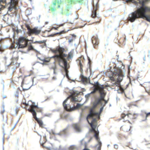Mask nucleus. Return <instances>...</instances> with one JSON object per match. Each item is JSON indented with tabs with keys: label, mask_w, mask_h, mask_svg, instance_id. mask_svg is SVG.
<instances>
[{
	"label": "nucleus",
	"mask_w": 150,
	"mask_h": 150,
	"mask_svg": "<svg viewBox=\"0 0 150 150\" xmlns=\"http://www.w3.org/2000/svg\"><path fill=\"white\" fill-rule=\"evenodd\" d=\"M148 56L149 57V55H148Z\"/></svg>",
	"instance_id": "54"
},
{
	"label": "nucleus",
	"mask_w": 150,
	"mask_h": 150,
	"mask_svg": "<svg viewBox=\"0 0 150 150\" xmlns=\"http://www.w3.org/2000/svg\"><path fill=\"white\" fill-rule=\"evenodd\" d=\"M70 4H68L65 8L66 11H64L63 9H62L60 13L62 15H66L67 16H68L71 14V13L69 12V10L71 7V5Z\"/></svg>",
	"instance_id": "9"
},
{
	"label": "nucleus",
	"mask_w": 150,
	"mask_h": 150,
	"mask_svg": "<svg viewBox=\"0 0 150 150\" xmlns=\"http://www.w3.org/2000/svg\"><path fill=\"white\" fill-rule=\"evenodd\" d=\"M145 57H146V56H145V55H144V61H145Z\"/></svg>",
	"instance_id": "36"
},
{
	"label": "nucleus",
	"mask_w": 150,
	"mask_h": 150,
	"mask_svg": "<svg viewBox=\"0 0 150 150\" xmlns=\"http://www.w3.org/2000/svg\"><path fill=\"white\" fill-rule=\"evenodd\" d=\"M41 138H42V136H41Z\"/></svg>",
	"instance_id": "58"
},
{
	"label": "nucleus",
	"mask_w": 150,
	"mask_h": 150,
	"mask_svg": "<svg viewBox=\"0 0 150 150\" xmlns=\"http://www.w3.org/2000/svg\"><path fill=\"white\" fill-rule=\"evenodd\" d=\"M62 0H55L52 3V5L54 6H56L57 4L58 5H60L62 4ZM68 3L72 4H73L78 3L80 5H82L84 4V0H67Z\"/></svg>",
	"instance_id": "6"
},
{
	"label": "nucleus",
	"mask_w": 150,
	"mask_h": 150,
	"mask_svg": "<svg viewBox=\"0 0 150 150\" xmlns=\"http://www.w3.org/2000/svg\"><path fill=\"white\" fill-rule=\"evenodd\" d=\"M28 32L30 34H35L36 35L39 34L41 31L40 30H37V28H34L33 29L29 28L28 29Z\"/></svg>",
	"instance_id": "10"
},
{
	"label": "nucleus",
	"mask_w": 150,
	"mask_h": 150,
	"mask_svg": "<svg viewBox=\"0 0 150 150\" xmlns=\"http://www.w3.org/2000/svg\"><path fill=\"white\" fill-rule=\"evenodd\" d=\"M93 93V92L92 91L91 93H88L85 95V97L86 98V100L88 99L89 97L90 96L91 94V93Z\"/></svg>",
	"instance_id": "21"
},
{
	"label": "nucleus",
	"mask_w": 150,
	"mask_h": 150,
	"mask_svg": "<svg viewBox=\"0 0 150 150\" xmlns=\"http://www.w3.org/2000/svg\"><path fill=\"white\" fill-rule=\"evenodd\" d=\"M68 75H67L66 76H67Z\"/></svg>",
	"instance_id": "57"
},
{
	"label": "nucleus",
	"mask_w": 150,
	"mask_h": 150,
	"mask_svg": "<svg viewBox=\"0 0 150 150\" xmlns=\"http://www.w3.org/2000/svg\"><path fill=\"white\" fill-rule=\"evenodd\" d=\"M50 10L52 12H54L56 10V9L54 7L51 6L50 7Z\"/></svg>",
	"instance_id": "23"
},
{
	"label": "nucleus",
	"mask_w": 150,
	"mask_h": 150,
	"mask_svg": "<svg viewBox=\"0 0 150 150\" xmlns=\"http://www.w3.org/2000/svg\"><path fill=\"white\" fill-rule=\"evenodd\" d=\"M64 50V48L59 47L55 50L52 49L51 51L56 54L55 57L58 60L59 65L62 68H64L65 71H67L68 66L66 59L69 60L73 58V51H71L68 56L63 53Z\"/></svg>",
	"instance_id": "2"
},
{
	"label": "nucleus",
	"mask_w": 150,
	"mask_h": 150,
	"mask_svg": "<svg viewBox=\"0 0 150 150\" xmlns=\"http://www.w3.org/2000/svg\"><path fill=\"white\" fill-rule=\"evenodd\" d=\"M124 117V116H122V117H123V118Z\"/></svg>",
	"instance_id": "49"
},
{
	"label": "nucleus",
	"mask_w": 150,
	"mask_h": 150,
	"mask_svg": "<svg viewBox=\"0 0 150 150\" xmlns=\"http://www.w3.org/2000/svg\"><path fill=\"white\" fill-rule=\"evenodd\" d=\"M48 23V22H45V24H47Z\"/></svg>",
	"instance_id": "41"
},
{
	"label": "nucleus",
	"mask_w": 150,
	"mask_h": 150,
	"mask_svg": "<svg viewBox=\"0 0 150 150\" xmlns=\"http://www.w3.org/2000/svg\"><path fill=\"white\" fill-rule=\"evenodd\" d=\"M30 107V108L28 109V110L32 113L33 115V116H34L35 117H36V110L40 112H41L42 111V110L39 109L37 105H35V102L33 103V105H31Z\"/></svg>",
	"instance_id": "7"
},
{
	"label": "nucleus",
	"mask_w": 150,
	"mask_h": 150,
	"mask_svg": "<svg viewBox=\"0 0 150 150\" xmlns=\"http://www.w3.org/2000/svg\"><path fill=\"white\" fill-rule=\"evenodd\" d=\"M30 1H31V0H30Z\"/></svg>",
	"instance_id": "59"
},
{
	"label": "nucleus",
	"mask_w": 150,
	"mask_h": 150,
	"mask_svg": "<svg viewBox=\"0 0 150 150\" xmlns=\"http://www.w3.org/2000/svg\"><path fill=\"white\" fill-rule=\"evenodd\" d=\"M72 35V36H73V37H75V36H76V35H74V34H73V35Z\"/></svg>",
	"instance_id": "42"
},
{
	"label": "nucleus",
	"mask_w": 150,
	"mask_h": 150,
	"mask_svg": "<svg viewBox=\"0 0 150 150\" xmlns=\"http://www.w3.org/2000/svg\"><path fill=\"white\" fill-rule=\"evenodd\" d=\"M42 145L43 146V144H42Z\"/></svg>",
	"instance_id": "52"
},
{
	"label": "nucleus",
	"mask_w": 150,
	"mask_h": 150,
	"mask_svg": "<svg viewBox=\"0 0 150 150\" xmlns=\"http://www.w3.org/2000/svg\"><path fill=\"white\" fill-rule=\"evenodd\" d=\"M6 16L5 15L4 17L3 20L6 22L7 21H8V18L6 19Z\"/></svg>",
	"instance_id": "24"
},
{
	"label": "nucleus",
	"mask_w": 150,
	"mask_h": 150,
	"mask_svg": "<svg viewBox=\"0 0 150 150\" xmlns=\"http://www.w3.org/2000/svg\"><path fill=\"white\" fill-rule=\"evenodd\" d=\"M63 31H62V32H60V33H56L55 34H54V35H57V34H61L63 32Z\"/></svg>",
	"instance_id": "30"
},
{
	"label": "nucleus",
	"mask_w": 150,
	"mask_h": 150,
	"mask_svg": "<svg viewBox=\"0 0 150 150\" xmlns=\"http://www.w3.org/2000/svg\"><path fill=\"white\" fill-rule=\"evenodd\" d=\"M60 7V5H58V6H57V8H59Z\"/></svg>",
	"instance_id": "39"
},
{
	"label": "nucleus",
	"mask_w": 150,
	"mask_h": 150,
	"mask_svg": "<svg viewBox=\"0 0 150 150\" xmlns=\"http://www.w3.org/2000/svg\"><path fill=\"white\" fill-rule=\"evenodd\" d=\"M31 87V86H30L29 88H23V89L24 91L28 90Z\"/></svg>",
	"instance_id": "31"
},
{
	"label": "nucleus",
	"mask_w": 150,
	"mask_h": 150,
	"mask_svg": "<svg viewBox=\"0 0 150 150\" xmlns=\"http://www.w3.org/2000/svg\"><path fill=\"white\" fill-rule=\"evenodd\" d=\"M23 83H24V80H23V81H22V84H21V85H23Z\"/></svg>",
	"instance_id": "38"
},
{
	"label": "nucleus",
	"mask_w": 150,
	"mask_h": 150,
	"mask_svg": "<svg viewBox=\"0 0 150 150\" xmlns=\"http://www.w3.org/2000/svg\"><path fill=\"white\" fill-rule=\"evenodd\" d=\"M145 113L146 114L145 119V120H146L147 117L149 116V115H150V112L147 113H146L145 112Z\"/></svg>",
	"instance_id": "27"
},
{
	"label": "nucleus",
	"mask_w": 150,
	"mask_h": 150,
	"mask_svg": "<svg viewBox=\"0 0 150 150\" xmlns=\"http://www.w3.org/2000/svg\"><path fill=\"white\" fill-rule=\"evenodd\" d=\"M96 88L99 92L100 96V98L96 100V105L94 106L96 107L97 105H99L101 106V108L100 109V112H95L93 109L91 110L86 119L91 127V129L89 130V132L94 133V136L99 145L98 147V150H100L101 149L102 143L98 137L99 132L98 129L96 130V127L97 125V121L100 119V115L103 111V107L107 103V101L104 99L105 94L104 90V86L100 85L98 82H96Z\"/></svg>",
	"instance_id": "1"
},
{
	"label": "nucleus",
	"mask_w": 150,
	"mask_h": 150,
	"mask_svg": "<svg viewBox=\"0 0 150 150\" xmlns=\"http://www.w3.org/2000/svg\"><path fill=\"white\" fill-rule=\"evenodd\" d=\"M30 49H33V47L32 46H31L30 47Z\"/></svg>",
	"instance_id": "34"
},
{
	"label": "nucleus",
	"mask_w": 150,
	"mask_h": 150,
	"mask_svg": "<svg viewBox=\"0 0 150 150\" xmlns=\"http://www.w3.org/2000/svg\"><path fill=\"white\" fill-rule=\"evenodd\" d=\"M92 139V138H91L90 139V140H89V142H90V140H91Z\"/></svg>",
	"instance_id": "44"
},
{
	"label": "nucleus",
	"mask_w": 150,
	"mask_h": 150,
	"mask_svg": "<svg viewBox=\"0 0 150 150\" xmlns=\"http://www.w3.org/2000/svg\"><path fill=\"white\" fill-rule=\"evenodd\" d=\"M18 108H17L16 110V114H17L18 112Z\"/></svg>",
	"instance_id": "32"
},
{
	"label": "nucleus",
	"mask_w": 150,
	"mask_h": 150,
	"mask_svg": "<svg viewBox=\"0 0 150 150\" xmlns=\"http://www.w3.org/2000/svg\"><path fill=\"white\" fill-rule=\"evenodd\" d=\"M4 51V49L3 48L1 47L0 46V52H2Z\"/></svg>",
	"instance_id": "26"
},
{
	"label": "nucleus",
	"mask_w": 150,
	"mask_h": 150,
	"mask_svg": "<svg viewBox=\"0 0 150 150\" xmlns=\"http://www.w3.org/2000/svg\"><path fill=\"white\" fill-rule=\"evenodd\" d=\"M15 125H15V126L13 127L12 128H11V130H12L13 129H14V127H15Z\"/></svg>",
	"instance_id": "37"
},
{
	"label": "nucleus",
	"mask_w": 150,
	"mask_h": 150,
	"mask_svg": "<svg viewBox=\"0 0 150 150\" xmlns=\"http://www.w3.org/2000/svg\"><path fill=\"white\" fill-rule=\"evenodd\" d=\"M73 126L76 131L78 132H81V129L79 124H74Z\"/></svg>",
	"instance_id": "13"
},
{
	"label": "nucleus",
	"mask_w": 150,
	"mask_h": 150,
	"mask_svg": "<svg viewBox=\"0 0 150 150\" xmlns=\"http://www.w3.org/2000/svg\"><path fill=\"white\" fill-rule=\"evenodd\" d=\"M2 107L3 109V111L1 112V113H4L5 111V110H4L5 106L4 104L2 105Z\"/></svg>",
	"instance_id": "25"
},
{
	"label": "nucleus",
	"mask_w": 150,
	"mask_h": 150,
	"mask_svg": "<svg viewBox=\"0 0 150 150\" xmlns=\"http://www.w3.org/2000/svg\"><path fill=\"white\" fill-rule=\"evenodd\" d=\"M52 134H55V133L54 132H53V131H52Z\"/></svg>",
	"instance_id": "40"
},
{
	"label": "nucleus",
	"mask_w": 150,
	"mask_h": 150,
	"mask_svg": "<svg viewBox=\"0 0 150 150\" xmlns=\"http://www.w3.org/2000/svg\"><path fill=\"white\" fill-rule=\"evenodd\" d=\"M6 0H1L0 1V11L5 8V6L3 5V4H6Z\"/></svg>",
	"instance_id": "15"
},
{
	"label": "nucleus",
	"mask_w": 150,
	"mask_h": 150,
	"mask_svg": "<svg viewBox=\"0 0 150 150\" xmlns=\"http://www.w3.org/2000/svg\"><path fill=\"white\" fill-rule=\"evenodd\" d=\"M78 100L76 96L71 95L68 97L63 102V105L64 109L69 111L74 110L82 106L83 104L76 102L78 101Z\"/></svg>",
	"instance_id": "4"
},
{
	"label": "nucleus",
	"mask_w": 150,
	"mask_h": 150,
	"mask_svg": "<svg viewBox=\"0 0 150 150\" xmlns=\"http://www.w3.org/2000/svg\"><path fill=\"white\" fill-rule=\"evenodd\" d=\"M49 61V60H45V59H44V62L43 63V64H45L46 63H45L46 62H48Z\"/></svg>",
	"instance_id": "28"
},
{
	"label": "nucleus",
	"mask_w": 150,
	"mask_h": 150,
	"mask_svg": "<svg viewBox=\"0 0 150 150\" xmlns=\"http://www.w3.org/2000/svg\"><path fill=\"white\" fill-rule=\"evenodd\" d=\"M130 115V114H128L127 115L128 116H129V115Z\"/></svg>",
	"instance_id": "45"
},
{
	"label": "nucleus",
	"mask_w": 150,
	"mask_h": 150,
	"mask_svg": "<svg viewBox=\"0 0 150 150\" xmlns=\"http://www.w3.org/2000/svg\"><path fill=\"white\" fill-rule=\"evenodd\" d=\"M114 146V148H115L116 149H117L118 148V146L116 144H115Z\"/></svg>",
	"instance_id": "29"
},
{
	"label": "nucleus",
	"mask_w": 150,
	"mask_h": 150,
	"mask_svg": "<svg viewBox=\"0 0 150 150\" xmlns=\"http://www.w3.org/2000/svg\"><path fill=\"white\" fill-rule=\"evenodd\" d=\"M33 117L35 118V119L37 121L38 123L39 124L40 126L42 127L43 123L41 120L38 119L36 115V117H35L34 116H33Z\"/></svg>",
	"instance_id": "17"
},
{
	"label": "nucleus",
	"mask_w": 150,
	"mask_h": 150,
	"mask_svg": "<svg viewBox=\"0 0 150 150\" xmlns=\"http://www.w3.org/2000/svg\"><path fill=\"white\" fill-rule=\"evenodd\" d=\"M97 9L96 6L94 7L93 8V11L92 14V16L93 18L95 17L96 16V10Z\"/></svg>",
	"instance_id": "16"
},
{
	"label": "nucleus",
	"mask_w": 150,
	"mask_h": 150,
	"mask_svg": "<svg viewBox=\"0 0 150 150\" xmlns=\"http://www.w3.org/2000/svg\"><path fill=\"white\" fill-rule=\"evenodd\" d=\"M99 39L97 35L94 36L92 39V43L95 46L97 45L99 43Z\"/></svg>",
	"instance_id": "11"
},
{
	"label": "nucleus",
	"mask_w": 150,
	"mask_h": 150,
	"mask_svg": "<svg viewBox=\"0 0 150 150\" xmlns=\"http://www.w3.org/2000/svg\"><path fill=\"white\" fill-rule=\"evenodd\" d=\"M66 130L67 129H65L63 130V131H62L61 132L57 134H59V135H62V134H65L66 133Z\"/></svg>",
	"instance_id": "20"
},
{
	"label": "nucleus",
	"mask_w": 150,
	"mask_h": 150,
	"mask_svg": "<svg viewBox=\"0 0 150 150\" xmlns=\"http://www.w3.org/2000/svg\"><path fill=\"white\" fill-rule=\"evenodd\" d=\"M149 53H150V51H149Z\"/></svg>",
	"instance_id": "50"
},
{
	"label": "nucleus",
	"mask_w": 150,
	"mask_h": 150,
	"mask_svg": "<svg viewBox=\"0 0 150 150\" xmlns=\"http://www.w3.org/2000/svg\"><path fill=\"white\" fill-rule=\"evenodd\" d=\"M47 100V99H46L45 100V101H46V100Z\"/></svg>",
	"instance_id": "51"
},
{
	"label": "nucleus",
	"mask_w": 150,
	"mask_h": 150,
	"mask_svg": "<svg viewBox=\"0 0 150 150\" xmlns=\"http://www.w3.org/2000/svg\"><path fill=\"white\" fill-rule=\"evenodd\" d=\"M56 78L55 76H53L52 77V79L53 80H56Z\"/></svg>",
	"instance_id": "33"
},
{
	"label": "nucleus",
	"mask_w": 150,
	"mask_h": 150,
	"mask_svg": "<svg viewBox=\"0 0 150 150\" xmlns=\"http://www.w3.org/2000/svg\"><path fill=\"white\" fill-rule=\"evenodd\" d=\"M81 79L82 81L84 84H86L88 83V82H89L90 83H91L89 81V78L84 77L83 76H81Z\"/></svg>",
	"instance_id": "14"
},
{
	"label": "nucleus",
	"mask_w": 150,
	"mask_h": 150,
	"mask_svg": "<svg viewBox=\"0 0 150 150\" xmlns=\"http://www.w3.org/2000/svg\"><path fill=\"white\" fill-rule=\"evenodd\" d=\"M146 91L150 95V90L149 91H147L146 90Z\"/></svg>",
	"instance_id": "35"
},
{
	"label": "nucleus",
	"mask_w": 150,
	"mask_h": 150,
	"mask_svg": "<svg viewBox=\"0 0 150 150\" xmlns=\"http://www.w3.org/2000/svg\"><path fill=\"white\" fill-rule=\"evenodd\" d=\"M49 68L50 69H52L53 70V73L54 74H57L56 71L57 68L54 62L52 64L51 66H49Z\"/></svg>",
	"instance_id": "12"
},
{
	"label": "nucleus",
	"mask_w": 150,
	"mask_h": 150,
	"mask_svg": "<svg viewBox=\"0 0 150 150\" xmlns=\"http://www.w3.org/2000/svg\"><path fill=\"white\" fill-rule=\"evenodd\" d=\"M51 36H54V35H51Z\"/></svg>",
	"instance_id": "53"
},
{
	"label": "nucleus",
	"mask_w": 150,
	"mask_h": 150,
	"mask_svg": "<svg viewBox=\"0 0 150 150\" xmlns=\"http://www.w3.org/2000/svg\"><path fill=\"white\" fill-rule=\"evenodd\" d=\"M76 148V147L74 145H72L69 148V150H74Z\"/></svg>",
	"instance_id": "22"
},
{
	"label": "nucleus",
	"mask_w": 150,
	"mask_h": 150,
	"mask_svg": "<svg viewBox=\"0 0 150 150\" xmlns=\"http://www.w3.org/2000/svg\"><path fill=\"white\" fill-rule=\"evenodd\" d=\"M3 142L4 141V137L3 138Z\"/></svg>",
	"instance_id": "47"
},
{
	"label": "nucleus",
	"mask_w": 150,
	"mask_h": 150,
	"mask_svg": "<svg viewBox=\"0 0 150 150\" xmlns=\"http://www.w3.org/2000/svg\"><path fill=\"white\" fill-rule=\"evenodd\" d=\"M39 18H40V15L39 16Z\"/></svg>",
	"instance_id": "46"
},
{
	"label": "nucleus",
	"mask_w": 150,
	"mask_h": 150,
	"mask_svg": "<svg viewBox=\"0 0 150 150\" xmlns=\"http://www.w3.org/2000/svg\"><path fill=\"white\" fill-rule=\"evenodd\" d=\"M127 116V115H125V117H126Z\"/></svg>",
	"instance_id": "55"
},
{
	"label": "nucleus",
	"mask_w": 150,
	"mask_h": 150,
	"mask_svg": "<svg viewBox=\"0 0 150 150\" xmlns=\"http://www.w3.org/2000/svg\"><path fill=\"white\" fill-rule=\"evenodd\" d=\"M110 146V145H109V144H108V146Z\"/></svg>",
	"instance_id": "48"
},
{
	"label": "nucleus",
	"mask_w": 150,
	"mask_h": 150,
	"mask_svg": "<svg viewBox=\"0 0 150 150\" xmlns=\"http://www.w3.org/2000/svg\"><path fill=\"white\" fill-rule=\"evenodd\" d=\"M55 28L56 30H57V29H58V28Z\"/></svg>",
	"instance_id": "43"
},
{
	"label": "nucleus",
	"mask_w": 150,
	"mask_h": 150,
	"mask_svg": "<svg viewBox=\"0 0 150 150\" xmlns=\"http://www.w3.org/2000/svg\"><path fill=\"white\" fill-rule=\"evenodd\" d=\"M18 42L19 47L20 48H24L28 45V42L26 41V38H24L21 37L19 38Z\"/></svg>",
	"instance_id": "8"
},
{
	"label": "nucleus",
	"mask_w": 150,
	"mask_h": 150,
	"mask_svg": "<svg viewBox=\"0 0 150 150\" xmlns=\"http://www.w3.org/2000/svg\"><path fill=\"white\" fill-rule=\"evenodd\" d=\"M49 133H50V134H51V132H49Z\"/></svg>",
	"instance_id": "56"
},
{
	"label": "nucleus",
	"mask_w": 150,
	"mask_h": 150,
	"mask_svg": "<svg viewBox=\"0 0 150 150\" xmlns=\"http://www.w3.org/2000/svg\"><path fill=\"white\" fill-rule=\"evenodd\" d=\"M9 6L8 7L7 13L9 12L13 11L12 15H16V10L17 9L16 5L18 4V0H10V1L8 3Z\"/></svg>",
	"instance_id": "5"
},
{
	"label": "nucleus",
	"mask_w": 150,
	"mask_h": 150,
	"mask_svg": "<svg viewBox=\"0 0 150 150\" xmlns=\"http://www.w3.org/2000/svg\"><path fill=\"white\" fill-rule=\"evenodd\" d=\"M46 41L45 40H43V41H35L34 43H38V44H42V43H44V46H46L45 44Z\"/></svg>",
	"instance_id": "18"
},
{
	"label": "nucleus",
	"mask_w": 150,
	"mask_h": 150,
	"mask_svg": "<svg viewBox=\"0 0 150 150\" xmlns=\"http://www.w3.org/2000/svg\"><path fill=\"white\" fill-rule=\"evenodd\" d=\"M76 61H77V62H79V65L80 67V71H83V70H82L83 66H82V65L81 64V61L79 60H77Z\"/></svg>",
	"instance_id": "19"
},
{
	"label": "nucleus",
	"mask_w": 150,
	"mask_h": 150,
	"mask_svg": "<svg viewBox=\"0 0 150 150\" xmlns=\"http://www.w3.org/2000/svg\"><path fill=\"white\" fill-rule=\"evenodd\" d=\"M124 70L120 68H118L115 70L114 72L110 76V78L112 80V84L110 86L112 87V88L115 87H117L116 88L119 89L120 86V82L122 81L124 76Z\"/></svg>",
	"instance_id": "3"
}]
</instances>
